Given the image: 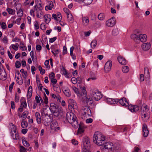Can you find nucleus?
<instances>
[{
  "label": "nucleus",
  "instance_id": "f257e3e1",
  "mask_svg": "<svg viewBox=\"0 0 152 152\" xmlns=\"http://www.w3.org/2000/svg\"><path fill=\"white\" fill-rule=\"evenodd\" d=\"M94 142L99 146H102L105 142V137L99 132H96L93 137Z\"/></svg>",
  "mask_w": 152,
  "mask_h": 152
},
{
  "label": "nucleus",
  "instance_id": "f03ea898",
  "mask_svg": "<svg viewBox=\"0 0 152 152\" xmlns=\"http://www.w3.org/2000/svg\"><path fill=\"white\" fill-rule=\"evenodd\" d=\"M100 149L102 152H114L115 147L111 142H105L100 148Z\"/></svg>",
  "mask_w": 152,
  "mask_h": 152
},
{
  "label": "nucleus",
  "instance_id": "7ed1b4c3",
  "mask_svg": "<svg viewBox=\"0 0 152 152\" xmlns=\"http://www.w3.org/2000/svg\"><path fill=\"white\" fill-rule=\"evenodd\" d=\"M90 94L92 98L96 101L99 100L102 97L101 92L96 89H92L91 90Z\"/></svg>",
  "mask_w": 152,
  "mask_h": 152
},
{
  "label": "nucleus",
  "instance_id": "20e7f679",
  "mask_svg": "<svg viewBox=\"0 0 152 152\" xmlns=\"http://www.w3.org/2000/svg\"><path fill=\"white\" fill-rule=\"evenodd\" d=\"M83 152H91L88 150V147L90 145L89 138L87 137H83Z\"/></svg>",
  "mask_w": 152,
  "mask_h": 152
},
{
  "label": "nucleus",
  "instance_id": "39448f33",
  "mask_svg": "<svg viewBox=\"0 0 152 152\" xmlns=\"http://www.w3.org/2000/svg\"><path fill=\"white\" fill-rule=\"evenodd\" d=\"M44 111H43L41 112L42 120L44 124L47 126L50 123L52 120L50 116L48 115V114L44 113Z\"/></svg>",
  "mask_w": 152,
  "mask_h": 152
},
{
  "label": "nucleus",
  "instance_id": "423d86ee",
  "mask_svg": "<svg viewBox=\"0 0 152 152\" xmlns=\"http://www.w3.org/2000/svg\"><path fill=\"white\" fill-rule=\"evenodd\" d=\"M81 113L83 119L87 116H89L91 115V112L90 109L87 106H84L82 107Z\"/></svg>",
  "mask_w": 152,
  "mask_h": 152
},
{
  "label": "nucleus",
  "instance_id": "0eeeda50",
  "mask_svg": "<svg viewBox=\"0 0 152 152\" xmlns=\"http://www.w3.org/2000/svg\"><path fill=\"white\" fill-rule=\"evenodd\" d=\"M76 117L74 114L71 112H67L66 114V119L70 123H72L75 119H76Z\"/></svg>",
  "mask_w": 152,
  "mask_h": 152
},
{
  "label": "nucleus",
  "instance_id": "6e6552de",
  "mask_svg": "<svg viewBox=\"0 0 152 152\" xmlns=\"http://www.w3.org/2000/svg\"><path fill=\"white\" fill-rule=\"evenodd\" d=\"M11 136L14 140L19 139V135L18 133L16 132V129L13 126L11 129L10 132Z\"/></svg>",
  "mask_w": 152,
  "mask_h": 152
},
{
  "label": "nucleus",
  "instance_id": "1a4fd4ad",
  "mask_svg": "<svg viewBox=\"0 0 152 152\" xmlns=\"http://www.w3.org/2000/svg\"><path fill=\"white\" fill-rule=\"evenodd\" d=\"M135 33L132 34L131 35V38L133 39L137 43H139V32H137L136 31H134Z\"/></svg>",
  "mask_w": 152,
  "mask_h": 152
},
{
  "label": "nucleus",
  "instance_id": "9d476101",
  "mask_svg": "<svg viewBox=\"0 0 152 152\" xmlns=\"http://www.w3.org/2000/svg\"><path fill=\"white\" fill-rule=\"evenodd\" d=\"M112 65V62L110 61H108L105 64L104 70L106 72H108L111 70Z\"/></svg>",
  "mask_w": 152,
  "mask_h": 152
},
{
  "label": "nucleus",
  "instance_id": "9b49d317",
  "mask_svg": "<svg viewBox=\"0 0 152 152\" xmlns=\"http://www.w3.org/2000/svg\"><path fill=\"white\" fill-rule=\"evenodd\" d=\"M118 102L121 105L125 107H127L129 105L128 100L125 97H123L119 100L118 99Z\"/></svg>",
  "mask_w": 152,
  "mask_h": 152
},
{
  "label": "nucleus",
  "instance_id": "f8f14e48",
  "mask_svg": "<svg viewBox=\"0 0 152 152\" xmlns=\"http://www.w3.org/2000/svg\"><path fill=\"white\" fill-rule=\"evenodd\" d=\"M139 105L140 106V110L141 113L147 112L148 111V109L147 108V105L145 103L142 104L141 101H139Z\"/></svg>",
  "mask_w": 152,
  "mask_h": 152
},
{
  "label": "nucleus",
  "instance_id": "ddd939ff",
  "mask_svg": "<svg viewBox=\"0 0 152 152\" xmlns=\"http://www.w3.org/2000/svg\"><path fill=\"white\" fill-rule=\"evenodd\" d=\"M115 18L113 17L108 20L106 22V25L108 27H112L114 26L115 24Z\"/></svg>",
  "mask_w": 152,
  "mask_h": 152
},
{
  "label": "nucleus",
  "instance_id": "4468645a",
  "mask_svg": "<svg viewBox=\"0 0 152 152\" xmlns=\"http://www.w3.org/2000/svg\"><path fill=\"white\" fill-rule=\"evenodd\" d=\"M7 79V74L3 67L0 68V79L3 80Z\"/></svg>",
  "mask_w": 152,
  "mask_h": 152
},
{
  "label": "nucleus",
  "instance_id": "2eb2a0df",
  "mask_svg": "<svg viewBox=\"0 0 152 152\" xmlns=\"http://www.w3.org/2000/svg\"><path fill=\"white\" fill-rule=\"evenodd\" d=\"M62 16L60 12L58 13L57 14H53L51 18L53 19L58 22H60L61 20Z\"/></svg>",
  "mask_w": 152,
  "mask_h": 152
},
{
  "label": "nucleus",
  "instance_id": "dca6fc26",
  "mask_svg": "<svg viewBox=\"0 0 152 152\" xmlns=\"http://www.w3.org/2000/svg\"><path fill=\"white\" fill-rule=\"evenodd\" d=\"M142 131L143 136L145 137H147L149 133V131L147 128V126L146 124H143L142 127Z\"/></svg>",
  "mask_w": 152,
  "mask_h": 152
},
{
  "label": "nucleus",
  "instance_id": "f3484780",
  "mask_svg": "<svg viewBox=\"0 0 152 152\" xmlns=\"http://www.w3.org/2000/svg\"><path fill=\"white\" fill-rule=\"evenodd\" d=\"M106 101L108 104H112L117 103L118 102V99L107 98L106 99Z\"/></svg>",
  "mask_w": 152,
  "mask_h": 152
},
{
  "label": "nucleus",
  "instance_id": "a211bd4d",
  "mask_svg": "<svg viewBox=\"0 0 152 152\" xmlns=\"http://www.w3.org/2000/svg\"><path fill=\"white\" fill-rule=\"evenodd\" d=\"M51 112L53 113L54 115L57 117H60L61 116L62 114V111L61 109H58L54 111H52Z\"/></svg>",
  "mask_w": 152,
  "mask_h": 152
},
{
  "label": "nucleus",
  "instance_id": "6ab92c4d",
  "mask_svg": "<svg viewBox=\"0 0 152 152\" xmlns=\"http://www.w3.org/2000/svg\"><path fill=\"white\" fill-rule=\"evenodd\" d=\"M151 44L149 43H143L141 46L142 49L144 51H147L151 48Z\"/></svg>",
  "mask_w": 152,
  "mask_h": 152
},
{
  "label": "nucleus",
  "instance_id": "aec40b11",
  "mask_svg": "<svg viewBox=\"0 0 152 152\" xmlns=\"http://www.w3.org/2000/svg\"><path fill=\"white\" fill-rule=\"evenodd\" d=\"M140 42H145L147 40V37L146 35L145 34H139Z\"/></svg>",
  "mask_w": 152,
  "mask_h": 152
},
{
  "label": "nucleus",
  "instance_id": "412c9836",
  "mask_svg": "<svg viewBox=\"0 0 152 152\" xmlns=\"http://www.w3.org/2000/svg\"><path fill=\"white\" fill-rule=\"evenodd\" d=\"M35 116L36 118L37 122L38 124L41 123L42 118L41 119L40 114L39 113L36 112L35 113Z\"/></svg>",
  "mask_w": 152,
  "mask_h": 152
},
{
  "label": "nucleus",
  "instance_id": "4be33fe9",
  "mask_svg": "<svg viewBox=\"0 0 152 152\" xmlns=\"http://www.w3.org/2000/svg\"><path fill=\"white\" fill-rule=\"evenodd\" d=\"M118 62L121 64L125 65L126 64L127 62L126 59L123 57L118 56Z\"/></svg>",
  "mask_w": 152,
  "mask_h": 152
},
{
  "label": "nucleus",
  "instance_id": "5701e85b",
  "mask_svg": "<svg viewBox=\"0 0 152 152\" xmlns=\"http://www.w3.org/2000/svg\"><path fill=\"white\" fill-rule=\"evenodd\" d=\"M48 5L45 7V10H52L54 7L53 2L52 1H50L48 2Z\"/></svg>",
  "mask_w": 152,
  "mask_h": 152
},
{
  "label": "nucleus",
  "instance_id": "b1692460",
  "mask_svg": "<svg viewBox=\"0 0 152 152\" xmlns=\"http://www.w3.org/2000/svg\"><path fill=\"white\" fill-rule=\"evenodd\" d=\"M50 109L51 112L54 111L58 109L57 106L56 104L53 103H51Z\"/></svg>",
  "mask_w": 152,
  "mask_h": 152
},
{
  "label": "nucleus",
  "instance_id": "393cba45",
  "mask_svg": "<svg viewBox=\"0 0 152 152\" xmlns=\"http://www.w3.org/2000/svg\"><path fill=\"white\" fill-rule=\"evenodd\" d=\"M74 120L72 121V123H70L72 126L75 128H77L79 126V124H78V121L76 120V119L73 120Z\"/></svg>",
  "mask_w": 152,
  "mask_h": 152
},
{
  "label": "nucleus",
  "instance_id": "a878e982",
  "mask_svg": "<svg viewBox=\"0 0 152 152\" xmlns=\"http://www.w3.org/2000/svg\"><path fill=\"white\" fill-rule=\"evenodd\" d=\"M44 18L45 20V22L47 23H48L51 21V16L49 14L45 15Z\"/></svg>",
  "mask_w": 152,
  "mask_h": 152
},
{
  "label": "nucleus",
  "instance_id": "bb28decb",
  "mask_svg": "<svg viewBox=\"0 0 152 152\" xmlns=\"http://www.w3.org/2000/svg\"><path fill=\"white\" fill-rule=\"evenodd\" d=\"M84 130L83 126H81L80 124H79V127L77 132V134L78 135L80 134H82L84 132Z\"/></svg>",
  "mask_w": 152,
  "mask_h": 152
},
{
  "label": "nucleus",
  "instance_id": "cd10ccee",
  "mask_svg": "<svg viewBox=\"0 0 152 152\" xmlns=\"http://www.w3.org/2000/svg\"><path fill=\"white\" fill-rule=\"evenodd\" d=\"M67 19L68 22L72 23L74 19L73 18L72 15L71 13L68 14L67 15Z\"/></svg>",
  "mask_w": 152,
  "mask_h": 152
},
{
  "label": "nucleus",
  "instance_id": "c85d7f7f",
  "mask_svg": "<svg viewBox=\"0 0 152 152\" xmlns=\"http://www.w3.org/2000/svg\"><path fill=\"white\" fill-rule=\"evenodd\" d=\"M20 152H27L26 151V150L30 151L31 149V147H29L28 149H27L23 146H20Z\"/></svg>",
  "mask_w": 152,
  "mask_h": 152
},
{
  "label": "nucleus",
  "instance_id": "c756f323",
  "mask_svg": "<svg viewBox=\"0 0 152 152\" xmlns=\"http://www.w3.org/2000/svg\"><path fill=\"white\" fill-rule=\"evenodd\" d=\"M64 93L66 96L69 97L71 96L70 91L69 89L68 88H66L64 91Z\"/></svg>",
  "mask_w": 152,
  "mask_h": 152
},
{
  "label": "nucleus",
  "instance_id": "7c9ffc66",
  "mask_svg": "<svg viewBox=\"0 0 152 152\" xmlns=\"http://www.w3.org/2000/svg\"><path fill=\"white\" fill-rule=\"evenodd\" d=\"M139 101L138 102V105H134L133 112H136L140 109V106L139 105Z\"/></svg>",
  "mask_w": 152,
  "mask_h": 152
},
{
  "label": "nucleus",
  "instance_id": "2f4dec72",
  "mask_svg": "<svg viewBox=\"0 0 152 152\" xmlns=\"http://www.w3.org/2000/svg\"><path fill=\"white\" fill-rule=\"evenodd\" d=\"M53 89L54 91L57 92L58 93H60L61 92V89L59 86L58 85H53Z\"/></svg>",
  "mask_w": 152,
  "mask_h": 152
},
{
  "label": "nucleus",
  "instance_id": "473e14b6",
  "mask_svg": "<svg viewBox=\"0 0 152 152\" xmlns=\"http://www.w3.org/2000/svg\"><path fill=\"white\" fill-rule=\"evenodd\" d=\"M29 112L27 111H25L22 113V115L21 116L20 118L22 117L23 120L26 119L28 114Z\"/></svg>",
  "mask_w": 152,
  "mask_h": 152
},
{
  "label": "nucleus",
  "instance_id": "72a5a7b5",
  "mask_svg": "<svg viewBox=\"0 0 152 152\" xmlns=\"http://www.w3.org/2000/svg\"><path fill=\"white\" fill-rule=\"evenodd\" d=\"M83 22L85 26L87 25L89 22V20L88 18H83Z\"/></svg>",
  "mask_w": 152,
  "mask_h": 152
},
{
  "label": "nucleus",
  "instance_id": "f704fd0d",
  "mask_svg": "<svg viewBox=\"0 0 152 152\" xmlns=\"http://www.w3.org/2000/svg\"><path fill=\"white\" fill-rule=\"evenodd\" d=\"M69 107L70 108H73V109H76L77 108V104L76 102H74L73 103L71 104L68 105Z\"/></svg>",
  "mask_w": 152,
  "mask_h": 152
},
{
  "label": "nucleus",
  "instance_id": "c9c22d12",
  "mask_svg": "<svg viewBox=\"0 0 152 152\" xmlns=\"http://www.w3.org/2000/svg\"><path fill=\"white\" fill-rule=\"evenodd\" d=\"M97 43V42L95 39L93 40L91 43V45L92 48H94L96 46Z\"/></svg>",
  "mask_w": 152,
  "mask_h": 152
},
{
  "label": "nucleus",
  "instance_id": "e433bc0d",
  "mask_svg": "<svg viewBox=\"0 0 152 152\" xmlns=\"http://www.w3.org/2000/svg\"><path fill=\"white\" fill-rule=\"evenodd\" d=\"M28 124L27 121H23L21 123V126L23 128H25L27 127Z\"/></svg>",
  "mask_w": 152,
  "mask_h": 152
},
{
  "label": "nucleus",
  "instance_id": "4c0bfd02",
  "mask_svg": "<svg viewBox=\"0 0 152 152\" xmlns=\"http://www.w3.org/2000/svg\"><path fill=\"white\" fill-rule=\"evenodd\" d=\"M122 70L124 73H126L129 70V67L127 66H123L122 68Z\"/></svg>",
  "mask_w": 152,
  "mask_h": 152
},
{
  "label": "nucleus",
  "instance_id": "58836bf2",
  "mask_svg": "<svg viewBox=\"0 0 152 152\" xmlns=\"http://www.w3.org/2000/svg\"><path fill=\"white\" fill-rule=\"evenodd\" d=\"M23 137L22 138L23 144V145L26 147H28L29 146V144L26 140H24V138L23 139Z\"/></svg>",
  "mask_w": 152,
  "mask_h": 152
},
{
  "label": "nucleus",
  "instance_id": "ea45409f",
  "mask_svg": "<svg viewBox=\"0 0 152 152\" xmlns=\"http://www.w3.org/2000/svg\"><path fill=\"white\" fill-rule=\"evenodd\" d=\"M51 96L52 97L56 99L58 101H59L61 99V97L59 95H57L54 94H51Z\"/></svg>",
  "mask_w": 152,
  "mask_h": 152
},
{
  "label": "nucleus",
  "instance_id": "a19ab883",
  "mask_svg": "<svg viewBox=\"0 0 152 152\" xmlns=\"http://www.w3.org/2000/svg\"><path fill=\"white\" fill-rule=\"evenodd\" d=\"M62 74L63 75H65L66 77L68 78H70V75L69 74H67V70L64 68H63L62 70Z\"/></svg>",
  "mask_w": 152,
  "mask_h": 152
},
{
  "label": "nucleus",
  "instance_id": "79ce46f5",
  "mask_svg": "<svg viewBox=\"0 0 152 152\" xmlns=\"http://www.w3.org/2000/svg\"><path fill=\"white\" fill-rule=\"evenodd\" d=\"M98 18L100 20H103L105 17L104 15L102 13H100L98 15Z\"/></svg>",
  "mask_w": 152,
  "mask_h": 152
},
{
  "label": "nucleus",
  "instance_id": "37998d69",
  "mask_svg": "<svg viewBox=\"0 0 152 152\" xmlns=\"http://www.w3.org/2000/svg\"><path fill=\"white\" fill-rule=\"evenodd\" d=\"M147 112H142L141 113V116L142 120L145 121V119L147 117Z\"/></svg>",
  "mask_w": 152,
  "mask_h": 152
},
{
  "label": "nucleus",
  "instance_id": "c03bdc74",
  "mask_svg": "<svg viewBox=\"0 0 152 152\" xmlns=\"http://www.w3.org/2000/svg\"><path fill=\"white\" fill-rule=\"evenodd\" d=\"M72 90L74 91L75 93L76 94L78 95L80 94V92L78 90V89L75 86H72Z\"/></svg>",
  "mask_w": 152,
  "mask_h": 152
},
{
  "label": "nucleus",
  "instance_id": "a18cd8bd",
  "mask_svg": "<svg viewBox=\"0 0 152 152\" xmlns=\"http://www.w3.org/2000/svg\"><path fill=\"white\" fill-rule=\"evenodd\" d=\"M112 34L114 36L117 35L118 33V29L117 28L113 29L112 31Z\"/></svg>",
  "mask_w": 152,
  "mask_h": 152
},
{
  "label": "nucleus",
  "instance_id": "49530a36",
  "mask_svg": "<svg viewBox=\"0 0 152 152\" xmlns=\"http://www.w3.org/2000/svg\"><path fill=\"white\" fill-rule=\"evenodd\" d=\"M12 48L15 50H18L19 47V45L18 43H16L15 44H12L11 45Z\"/></svg>",
  "mask_w": 152,
  "mask_h": 152
},
{
  "label": "nucleus",
  "instance_id": "de8ad7c7",
  "mask_svg": "<svg viewBox=\"0 0 152 152\" xmlns=\"http://www.w3.org/2000/svg\"><path fill=\"white\" fill-rule=\"evenodd\" d=\"M27 106V104L25 99H24L21 103L20 107H23V108H26Z\"/></svg>",
  "mask_w": 152,
  "mask_h": 152
},
{
  "label": "nucleus",
  "instance_id": "09e8293b",
  "mask_svg": "<svg viewBox=\"0 0 152 152\" xmlns=\"http://www.w3.org/2000/svg\"><path fill=\"white\" fill-rule=\"evenodd\" d=\"M20 48L22 51L24 50L25 48L26 50V49H27L26 46H24L23 44V43H21L20 44Z\"/></svg>",
  "mask_w": 152,
  "mask_h": 152
},
{
  "label": "nucleus",
  "instance_id": "8fccbe9b",
  "mask_svg": "<svg viewBox=\"0 0 152 152\" xmlns=\"http://www.w3.org/2000/svg\"><path fill=\"white\" fill-rule=\"evenodd\" d=\"M40 2V0H36L35 3H36V5L34 6V10H35V11L37 10V5L39 4H41Z\"/></svg>",
  "mask_w": 152,
  "mask_h": 152
},
{
  "label": "nucleus",
  "instance_id": "3c124183",
  "mask_svg": "<svg viewBox=\"0 0 152 152\" xmlns=\"http://www.w3.org/2000/svg\"><path fill=\"white\" fill-rule=\"evenodd\" d=\"M32 94V92H29V91H28L27 93V100L28 101L30 100V98L31 97Z\"/></svg>",
  "mask_w": 152,
  "mask_h": 152
},
{
  "label": "nucleus",
  "instance_id": "603ef678",
  "mask_svg": "<svg viewBox=\"0 0 152 152\" xmlns=\"http://www.w3.org/2000/svg\"><path fill=\"white\" fill-rule=\"evenodd\" d=\"M80 89L82 91V92L83 93V94L84 95L86 94V89L85 87H80Z\"/></svg>",
  "mask_w": 152,
  "mask_h": 152
},
{
  "label": "nucleus",
  "instance_id": "864d4df0",
  "mask_svg": "<svg viewBox=\"0 0 152 152\" xmlns=\"http://www.w3.org/2000/svg\"><path fill=\"white\" fill-rule=\"evenodd\" d=\"M20 62L19 61H16L15 63V66L16 68H19L21 66Z\"/></svg>",
  "mask_w": 152,
  "mask_h": 152
},
{
  "label": "nucleus",
  "instance_id": "5fc2aeb1",
  "mask_svg": "<svg viewBox=\"0 0 152 152\" xmlns=\"http://www.w3.org/2000/svg\"><path fill=\"white\" fill-rule=\"evenodd\" d=\"M20 97L17 94H16L15 95V101L16 102H18L19 100Z\"/></svg>",
  "mask_w": 152,
  "mask_h": 152
},
{
  "label": "nucleus",
  "instance_id": "6e6d98bb",
  "mask_svg": "<svg viewBox=\"0 0 152 152\" xmlns=\"http://www.w3.org/2000/svg\"><path fill=\"white\" fill-rule=\"evenodd\" d=\"M96 79H97L95 75H94L93 76H91L90 77L88 78V79L87 80L88 81H90L91 80H95Z\"/></svg>",
  "mask_w": 152,
  "mask_h": 152
},
{
  "label": "nucleus",
  "instance_id": "4d7b16f0",
  "mask_svg": "<svg viewBox=\"0 0 152 152\" xmlns=\"http://www.w3.org/2000/svg\"><path fill=\"white\" fill-rule=\"evenodd\" d=\"M71 80L72 83L74 84H76L77 83V78L75 77H73L71 79Z\"/></svg>",
  "mask_w": 152,
  "mask_h": 152
},
{
  "label": "nucleus",
  "instance_id": "13d9d810",
  "mask_svg": "<svg viewBox=\"0 0 152 152\" xmlns=\"http://www.w3.org/2000/svg\"><path fill=\"white\" fill-rule=\"evenodd\" d=\"M30 56L32 58V61H34V60H35L34 59V52L32 50L31 52L30 53Z\"/></svg>",
  "mask_w": 152,
  "mask_h": 152
},
{
  "label": "nucleus",
  "instance_id": "bf43d9fd",
  "mask_svg": "<svg viewBox=\"0 0 152 152\" xmlns=\"http://www.w3.org/2000/svg\"><path fill=\"white\" fill-rule=\"evenodd\" d=\"M92 2V0H84V3L88 5L91 4Z\"/></svg>",
  "mask_w": 152,
  "mask_h": 152
},
{
  "label": "nucleus",
  "instance_id": "052dcab7",
  "mask_svg": "<svg viewBox=\"0 0 152 152\" xmlns=\"http://www.w3.org/2000/svg\"><path fill=\"white\" fill-rule=\"evenodd\" d=\"M34 26L36 30H37L39 28V26L38 24V23L37 21H36L34 24Z\"/></svg>",
  "mask_w": 152,
  "mask_h": 152
},
{
  "label": "nucleus",
  "instance_id": "680f3d73",
  "mask_svg": "<svg viewBox=\"0 0 152 152\" xmlns=\"http://www.w3.org/2000/svg\"><path fill=\"white\" fill-rule=\"evenodd\" d=\"M7 10L10 14L12 15L13 14V10L12 9L9 8H7Z\"/></svg>",
  "mask_w": 152,
  "mask_h": 152
},
{
  "label": "nucleus",
  "instance_id": "e2e57ef3",
  "mask_svg": "<svg viewBox=\"0 0 152 152\" xmlns=\"http://www.w3.org/2000/svg\"><path fill=\"white\" fill-rule=\"evenodd\" d=\"M67 48L66 46H64L63 48V55L66 54L67 53Z\"/></svg>",
  "mask_w": 152,
  "mask_h": 152
},
{
  "label": "nucleus",
  "instance_id": "0e129e2a",
  "mask_svg": "<svg viewBox=\"0 0 152 152\" xmlns=\"http://www.w3.org/2000/svg\"><path fill=\"white\" fill-rule=\"evenodd\" d=\"M55 74L53 72H51L49 75V77L50 79L54 78Z\"/></svg>",
  "mask_w": 152,
  "mask_h": 152
},
{
  "label": "nucleus",
  "instance_id": "69168bd1",
  "mask_svg": "<svg viewBox=\"0 0 152 152\" xmlns=\"http://www.w3.org/2000/svg\"><path fill=\"white\" fill-rule=\"evenodd\" d=\"M17 14L20 17L22 16L23 15V12L22 10L21 9H20L17 12Z\"/></svg>",
  "mask_w": 152,
  "mask_h": 152
},
{
  "label": "nucleus",
  "instance_id": "338daca9",
  "mask_svg": "<svg viewBox=\"0 0 152 152\" xmlns=\"http://www.w3.org/2000/svg\"><path fill=\"white\" fill-rule=\"evenodd\" d=\"M2 41L5 43H7L8 42V39L6 36H4Z\"/></svg>",
  "mask_w": 152,
  "mask_h": 152
},
{
  "label": "nucleus",
  "instance_id": "774afa93",
  "mask_svg": "<svg viewBox=\"0 0 152 152\" xmlns=\"http://www.w3.org/2000/svg\"><path fill=\"white\" fill-rule=\"evenodd\" d=\"M11 106L12 109L14 110L15 109V105L14 102L11 101Z\"/></svg>",
  "mask_w": 152,
  "mask_h": 152
}]
</instances>
